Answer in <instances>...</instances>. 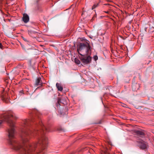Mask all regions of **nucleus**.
Listing matches in <instances>:
<instances>
[{
	"instance_id": "2eb2a0df",
	"label": "nucleus",
	"mask_w": 154,
	"mask_h": 154,
	"mask_svg": "<svg viewBox=\"0 0 154 154\" xmlns=\"http://www.w3.org/2000/svg\"><path fill=\"white\" fill-rule=\"evenodd\" d=\"M93 58L94 60L96 61L98 59V57L97 55H95L94 56Z\"/></svg>"
},
{
	"instance_id": "ddd939ff",
	"label": "nucleus",
	"mask_w": 154,
	"mask_h": 154,
	"mask_svg": "<svg viewBox=\"0 0 154 154\" xmlns=\"http://www.w3.org/2000/svg\"><path fill=\"white\" fill-rule=\"evenodd\" d=\"M75 62L78 64H79L80 63V61L77 58H75L74 60Z\"/></svg>"
},
{
	"instance_id": "9d476101",
	"label": "nucleus",
	"mask_w": 154,
	"mask_h": 154,
	"mask_svg": "<svg viewBox=\"0 0 154 154\" xmlns=\"http://www.w3.org/2000/svg\"><path fill=\"white\" fill-rule=\"evenodd\" d=\"M56 86L58 91H62L63 90V88L60 84L57 83Z\"/></svg>"
},
{
	"instance_id": "5701e85b",
	"label": "nucleus",
	"mask_w": 154,
	"mask_h": 154,
	"mask_svg": "<svg viewBox=\"0 0 154 154\" xmlns=\"http://www.w3.org/2000/svg\"><path fill=\"white\" fill-rule=\"evenodd\" d=\"M111 1L109 0H107V2H110Z\"/></svg>"
},
{
	"instance_id": "9b49d317",
	"label": "nucleus",
	"mask_w": 154,
	"mask_h": 154,
	"mask_svg": "<svg viewBox=\"0 0 154 154\" xmlns=\"http://www.w3.org/2000/svg\"><path fill=\"white\" fill-rule=\"evenodd\" d=\"M35 10L37 11L41 10V6L40 5H38L35 7Z\"/></svg>"
},
{
	"instance_id": "20e7f679",
	"label": "nucleus",
	"mask_w": 154,
	"mask_h": 154,
	"mask_svg": "<svg viewBox=\"0 0 154 154\" xmlns=\"http://www.w3.org/2000/svg\"><path fill=\"white\" fill-rule=\"evenodd\" d=\"M133 133L136 137L143 138L144 137L145 135L144 131L142 130H134L133 132Z\"/></svg>"
},
{
	"instance_id": "6e6552de",
	"label": "nucleus",
	"mask_w": 154,
	"mask_h": 154,
	"mask_svg": "<svg viewBox=\"0 0 154 154\" xmlns=\"http://www.w3.org/2000/svg\"><path fill=\"white\" fill-rule=\"evenodd\" d=\"M2 100L6 103H8V102L9 100L8 98L7 95L4 96L2 95Z\"/></svg>"
},
{
	"instance_id": "412c9836",
	"label": "nucleus",
	"mask_w": 154,
	"mask_h": 154,
	"mask_svg": "<svg viewBox=\"0 0 154 154\" xmlns=\"http://www.w3.org/2000/svg\"><path fill=\"white\" fill-rule=\"evenodd\" d=\"M104 12L107 14H109V11H104Z\"/></svg>"
},
{
	"instance_id": "aec40b11",
	"label": "nucleus",
	"mask_w": 154,
	"mask_h": 154,
	"mask_svg": "<svg viewBox=\"0 0 154 154\" xmlns=\"http://www.w3.org/2000/svg\"><path fill=\"white\" fill-rule=\"evenodd\" d=\"M104 5H110L109 4H104Z\"/></svg>"
},
{
	"instance_id": "a211bd4d",
	"label": "nucleus",
	"mask_w": 154,
	"mask_h": 154,
	"mask_svg": "<svg viewBox=\"0 0 154 154\" xmlns=\"http://www.w3.org/2000/svg\"><path fill=\"white\" fill-rule=\"evenodd\" d=\"M3 47V46L2 45V44L0 42V48H2Z\"/></svg>"
},
{
	"instance_id": "39448f33",
	"label": "nucleus",
	"mask_w": 154,
	"mask_h": 154,
	"mask_svg": "<svg viewBox=\"0 0 154 154\" xmlns=\"http://www.w3.org/2000/svg\"><path fill=\"white\" fill-rule=\"evenodd\" d=\"M132 89L134 91H136L140 88V85L139 84L134 83L132 84Z\"/></svg>"
},
{
	"instance_id": "dca6fc26",
	"label": "nucleus",
	"mask_w": 154,
	"mask_h": 154,
	"mask_svg": "<svg viewBox=\"0 0 154 154\" xmlns=\"http://www.w3.org/2000/svg\"><path fill=\"white\" fill-rule=\"evenodd\" d=\"M22 38H23V40L25 42H28L29 41L26 38H25L23 37H22Z\"/></svg>"
},
{
	"instance_id": "4be33fe9",
	"label": "nucleus",
	"mask_w": 154,
	"mask_h": 154,
	"mask_svg": "<svg viewBox=\"0 0 154 154\" xmlns=\"http://www.w3.org/2000/svg\"><path fill=\"white\" fill-rule=\"evenodd\" d=\"M127 1L129 3L131 1L130 0H127Z\"/></svg>"
},
{
	"instance_id": "7ed1b4c3",
	"label": "nucleus",
	"mask_w": 154,
	"mask_h": 154,
	"mask_svg": "<svg viewBox=\"0 0 154 154\" xmlns=\"http://www.w3.org/2000/svg\"><path fill=\"white\" fill-rule=\"evenodd\" d=\"M137 142L138 143L137 144V146L142 149H147L148 147L147 143L143 140L137 141Z\"/></svg>"
},
{
	"instance_id": "4468645a",
	"label": "nucleus",
	"mask_w": 154,
	"mask_h": 154,
	"mask_svg": "<svg viewBox=\"0 0 154 154\" xmlns=\"http://www.w3.org/2000/svg\"><path fill=\"white\" fill-rule=\"evenodd\" d=\"M98 5V4H94L92 8V9L93 10L96 7H97Z\"/></svg>"
},
{
	"instance_id": "f8f14e48",
	"label": "nucleus",
	"mask_w": 154,
	"mask_h": 154,
	"mask_svg": "<svg viewBox=\"0 0 154 154\" xmlns=\"http://www.w3.org/2000/svg\"><path fill=\"white\" fill-rule=\"evenodd\" d=\"M61 100L60 98H58V100H57V107H58V106H60V103L61 102Z\"/></svg>"
},
{
	"instance_id": "f257e3e1",
	"label": "nucleus",
	"mask_w": 154,
	"mask_h": 154,
	"mask_svg": "<svg viewBox=\"0 0 154 154\" xmlns=\"http://www.w3.org/2000/svg\"><path fill=\"white\" fill-rule=\"evenodd\" d=\"M31 119L23 121L22 127V143L17 142L15 136L14 123L13 119L17 118L12 112L2 115L0 125L3 122H7L10 127L8 129L9 144L20 154H43L47 147L48 139L45 135L49 132V126H46L40 119V113L37 110L33 111Z\"/></svg>"
},
{
	"instance_id": "f3484780",
	"label": "nucleus",
	"mask_w": 154,
	"mask_h": 154,
	"mask_svg": "<svg viewBox=\"0 0 154 154\" xmlns=\"http://www.w3.org/2000/svg\"><path fill=\"white\" fill-rule=\"evenodd\" d=\"M96 17L95 15H94V16H93L92 19H91V21H93V20Z\"/></svg>"
},
{
	"instance_id": "b1692460",
	"label": "nucleus",
	"mask_w": 154,
	"mask_h": 154,
	"mask_svg": "<svg viewBox=\"0 0 154 154\" xmlns=\"http://www.w3.org/2000/svg\"><path fill=\"white\" fill-rule=\"evenodd\" d=\"M38 0H37V1H36V2H37V3H38Z\"/></svg>"
},
{
	"instance_id": "0eeeda50",
	"label": "nucleus",
	"mask_w": 154,
	"mask_h": 154,
	"mask_svg": "<svg viewBox=\"0 0 154 154\" xmlns=\"http://www.w3.org/2000/svg\"><path fill=\"white\" fill-rule=\"evenodd\" d=\"M23 20L25 23H27L29 20V17L28 15L26 14H24L23 15Z\"/></svg>"
},
{
	"instance_id": "6ab92c4d",
	"label": "nucleus",
	"mask_w": 154,
	"mask_h": 154,
	"mask_svg": "<svg viewBox=\"0 0 154 154\" xmlns=\"http://www.w3.org/2000/svg\"><path fill=\"white\" fill-rule=\"evenodd\" d=\"M2 0H0V6H1L2 5Z\"/></svg>"
},
{
	"instance_id": "f03ea898",
	"label": "nucleus",
	"mask_w": 154,
	"mask_h": 154,
	"mask_svg": "<svg viewBox=\"0 0 154 154\" xmlns=\"http://www.w3.org/2000/svg\"><path fill=\"white\" fill-rule=\"evenodd\" d=\"M77 51L79 55V58L82 63L86 64L90 63L92 57L90 56L92 48L87 42L79 43L77 46Z\"/></svg>"
},
{
	"instance_id": "1a4fd4ad",
	"label": "nucleus",
	"mask_w": 154,
	"mask_h": 154,
	"mask_svg": "<svg viewBox=\"0 0 154 154\" xmlns=\"http://www.w3.org/2000/svg\"><path fill=\"white\" fill-rule=\"evenodd\" d=\"M35 85L37 86L41 85L42 84L41 80L40 77H38L36 79L35 82Z\"/></svg>"
},
{
	"instance_id": "423d86ee",
	"label": "nucleus",
	"mask_w": 154,
	"mask_h": 154,
	"mask_svg": "<svg viewBox=\"0 0 154 154\" xmlns=\"http://www.w3.org/2000/svg\"><path fill=\"white\" fill-rule=\"evenodd\" d=\"M28 33L33 38H36L38 37L37 33L36 32L32 31H28Z\"/></svg>"
}]
</instances>
